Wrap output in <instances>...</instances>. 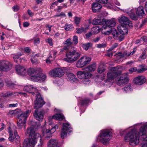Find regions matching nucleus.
I'll list each match as a JSON object with an SVG mask.
<instances>
[{
    "label": "nucleus",
    "mask_w": 147,
    "mask_h": 147,
    "mask_svg": "<svg viewBox=\"0 0 147 147\" xmlns=\"http://www.w3.org/2000/svg\"><path fill=\"white\" fill-rule=\"evenodd\" d=\"M64 70L61 68H55L49 72V75L52 77H61L64 75Z\"/></svg>",
    "instance_id": "4468645a"
},
{
    "label": "nucleus",
    "mask_w": 147,
    "mask_h": 147,
    "mask_svg": "<svg viewBox=\"0 0 147 147\" xmlns=\"http://www.w3.org/2000/svg\"><path fill=\"white\" fill-rule=\"evenodd\" d=\"M52 57L51 55H50L49 58V59H47L46 60V62L48 64H50L51 63V61H52V59H51V58H52Z\"/></svg>",
    "instance_id": "4d7b16f0"
},
{
    "label": "nucleus",
    "mask_w": 147,
    "mask_h": 147,
    "mask_svg": "<svg viewBox=\"0 0 147 147\" xmlns=\"http://www.w3.org/2000/svg\"><path fill=\"white\" fill-rule=\"evenodd\" d=\"M38 55L36 54L34 56H32L31 59V61L32 64L34 65H36L38 64L39 62L37 59L36 57H38Z\"/></svg>",
    "instance_id": "473e14b6"
},
{
    "label": "nucleus",
    "mask_w": 147,
    "mask_h": 147,
    "mask_svg": "<svg viewBox=\"0 0 147 147\" xmlns=\"http://www.w3.org/2000/svg\"><path fill=\"white\" fill-rule=\"evenodd\" d=\"M8 130L9 134V136L8 139L11 142H13L14 139L15 138L14 134L13 133L15 130L11 129L10 127L9 128Z\"/></svg>",
    "instance_id": "c85d7f7f"
},
{
    "label": "nucleus",
    "mask_w": 147,
    "mask_h": 147,
    "mask_svg": "<svg viewBox=\"0 0 147 147\" xmlns=\"http://www.w3.org/2000/svg\"><path fill=\"white\" fill-rule=\"evenodd\" d=\"M135 52L136 50L134 49L133 51L131 52L127 51H125L123 53L121 54V57L126 59L127 57L133 55Z\"/></svg>",
    "instance_id": "bb28decb"
},
{
    "label": "nucleus",
    "mask_w": 147,
    "mask_h": 147,
    "mask_svg": "<svg viewBox=\"0 0 147 147\" xmlns=\"http://www.w3.org/2000/svg\"><path fill=\"white\" fill-rule=\"evenodd\" d=\"M122 91L124 92H127L129 91H131L132 90V88L130 84L126 86L125 87L122 89Z\"/></svg>",
    "instance_id": "72a5a7b5"
},
{
    "label": "nucleus",
    "mask_w": 147,
    "mask_h": 147,
    "mask_svg": "<svg viewBox=\"0 0 147 147\" xmlns=\"http://www.w3.org/2000/svg\"><path fill=\"white\" fill-rule=\"evenodd\" d=\"M115 25V22L113 20H108L105 22V23L102 26L101 29L102 33L108 35L112 33V31L114 30V33H112L113 37L117 39L118 36V33L115 29H111V27H114Z\"/></svg>",
    "instance_id": "39448f33"
},
{
    "label": "nucleus",
    "mask_w": 147,
    "mask_h": 147,
    "mask_svg": "<svg viewBox=\"0 0 147 147\" xmlns=\"http://www.w3.org/2000/svg\"><path fill=\"white\" fill-rule=\"evenodd\" d=\"M17 103L10 104L9 105V106L10 107H17Z\"/></svg>",
    "instance_id": "680f3d73"
},
{
    "label": "nucleus",
    "mask_w": 147,
    "mask_h": 147,
    "mask_svg": "<svg viewBox=\"0 0 147 147\" xmlns=\"http://www.w3.org/2000/svg\"><path fill=\"white\" fill-rule=\"evenodd\" d=\"M47 42H48L51 46L53 45L52 39L51 38H49L46 40Z\"/></svg>",
    "instance_id": "3c124183"
},
{
    "label": "nucleus",
    "mask_w": 147,
    "mask_h": 147,
    "mask_svg": "<svg viewBox=\"0 0 147 147\" xmlns=\"http://www.w3.org/2000/svg\"><path fill=\"white\" fill-rule=\"evenodd\" d=\"M113 132L112 129L102 130L98 136V140L104 144H106L111 139Z\"/></svg>",
    "instance_id": "6e6552de"
},
{
    "label": "nucleus",
    "mask_w": 147,
    "mask_h": 147,
    "mask_svg": "<svg viewBox=\"0 0 147 147\" xmlns=\"http://www.w3.org/2000/svg\"><path fill=\"white\" fill-rule=\"evenodd\" d=\"M80 56L81 53L75 50L68 51L66 52V57L64 59L68 62H74L79 58Z\"/></svg>",
    "instance_id": "1a4fd4ad"
},
{
    "label": "nucleus",
    "mask_w": 147,
    "mask_h": 147,
    "mask_svg": "<svg viewBox=\"0 0 147 147\" xmlns=\"http://www.w3.org/2000/svg\"><path fill=\"white\" fill-rule=\"evenodd\" d=\"M16 71L18 74L22 75H25L26 69L24 67L20 65H18L16 67Z\"/></svg>",
    "instance_id": "b1692460"
},
{
    "label": "nucleus",
    "mask_w": 147,
    "mask_h": 147,
    "mask_svg": "<svg viewBox=\"0 0 147 147\" xmlns=\"http://www.w3.org/2000/svg\"><path fill=\"white\" fill-rule=\"evenodd\" d=\"M27 12L28 14L31 17H32L33 16V13L30 10L28 9L27 11Z\"/></svg>",
    "instance_id": "0e129e2a"
},
{
    "label": "nucleus",
    "mask_w": 147,
    "mask_h": 147,
    "mask_svg": "<svg viewBox=\"0 0 147 147\" xmlns=\"http://www.w3.org/2000/svg\"><path fill=\"white\" fill-rule=\"evenodd\" d=\"M119 20L121 23L127 25L129 27H132L133 26L131 22L130 21L128 18L125 16H122L119 19Z\"/></svg>",
    "instance_id": "f3484780"
},
{
    "label": "nucleus",
    "mask_w": 147,
    "mask_h": 147,
    "mask_svg": "<svg viewBox=\"0 0 147 147\" xmlns=\"http://www.w3.org/2000/svg\"><path fill=\"white\" fill-rule=\"evenodd\" d=\"M77 75L79 78L84 80L85 79H89L92 76V74L89 72L84 71H79L77 72Z\"/></svg>",
    "instance_id": "dca6fc26"
},
{
    "label": "nucleus",
    "mask_w": 147,
    "mask_h": 147,
    "mask_svg": "<svg viewBox=\"0 0 147 147\" xmlns=\"http://www.w3.org/2000/svg\"><path fill=\"white\" fill-rule=\"evenodd\" d=\"M98 2L103 4H107L108 2V0H95Z\"/></svg>",
    "instance_id": "de8ad7c7"
},
{
    "label": "nucleus",
    "mask_w": 147,
    "mask_h": 147,
    "mask_svg": "<svg viewBox=\"0 0 147 147\" xmlns=\"http://www.w3.org/2000/svg\"><path fill=\"white\" fill-rule=\"evenodd\" d=\"M92 23L95 25H100L102 24V21L100 19L94 18L92 22Z\"/></svg>",
    "instance_id": "2f4dec72"
},
{
    "label": "nucleus",
    "mask_w": 147,
    "mask_h": 147,
    "mask_svg": "<svg viewBox=\"0 0 147 147\" xmlns=\"http://www.w3.org/2000/svg\"><path fill=\"white\" fill-rule=\"evenodd\" d=\"M115 69V68H113L112 69L111 71L107 73V79L105 80V82H110L111 81L114 80L118 75L121 74L120 71L116 70Z\"/></svg>",
    "instance_id": "9b49d317"
},
{
    "label": "nucleus",
    "mask_w": 147,
    "mask_h": 147,
    "mask_svg": "<svg viewBox=\"0 0 147 147\" xmlns=\"http://www.w3.org/2000/svg\"><path fill=\"white\" fill-rule=\"evenodd\" d=\"M97 70L98 73L101 74L105 71V69L103 65H100L98 68Z\"/></svg>",
    "instance_id": "e433bc0d"
},
{
    "label": "nucleus",
    "mask_w": 147,
    "mask_h": 147,
    "mask_svg": "<svg viewBox=\"0 0 147 147\" xmlns=\"http://www.w3.org/2000/svg\"><path fill=\"white\" fill-rule=\"evenodd\" d=\"M71 39L69 38L67 39L65 42L64 44L69 46L71 45L72 42L71 41Z\"/></svg>",
    "instance_id": "49530a36"
},
{
    "label": "nucleus",
    "mask_w": 147,
    "mask_h": 147,
    "mask_svg": "<svg viewBox=\"0 0 147 147\" xmlns=\"http://www.w3.org/2000/svg\"><path fill=\"white\" fill-rule=\"evenodd\" d=\"M12 67L11 63L6 60L0 61V71H7L9 70Z\"/></svg>",
    "instance_id": "f8f14e48"
},
{
    "label": "nucleus",
    "mask_w": 147,
    "mask_h": 147,
    "mask_svg": "<svg viewBox=\"0 0 147 147\" xmlns=\"http://www.w3.org/2000/svg\"><path fill=\"white\" fill-rule=\"evenodd\" d=\"M128 74L127 72L125 74H124L122 75L118 78V81L117 82V84L119 86L123 85L126 84L129 81V79L127 77V75Z\"/></svg>",
    "instance_id": "2eb2a0df"
},
{
    "label": "nucleus",
    "mask_w": 147,
    "mask_h": 147,
    "mask_svg": "<svg viewBox=\"0 0 147 147\" xmlns=\"http://www.w3.org/2000/svg\"><path fill=\"white\" fill-rule=\"evenodd\" d=\"M83 84L86 85H88L91 84V81L88 79H85L82 82Z\"/></svg>",
    "instance_id": "37998d69"
},
{
    "label": "nucleus",
    "mask_w": 147,
    "mask_h": 147,
    "mask_svg": "<svg viewBox=\"0 0 147 147\" xmlns=\"http://www.w3.org/2000/svg\"><path fill=\"white\" fill-rule=\"evenodd\" d=\"M96 68L95 63L92 64L86 68V69L88 71H95Z\"/></svg>",
    "instance_id": "cd10ccee"
},
{
    "label": "nucleus",
    "mask_w": 147,
    "mask_h": 147,
    "mask_svg": "<svg viewBox=\"0 0 147 147\" xmlns=\"http://www.w3.org/2000/svg\"><path fill=\"white\" fill-rule=\"evenodd\" d=\"M65 118L64 115L61 113L56 114L52 116V118L61 121Z\"/></svg>",
    "instance_id": "c756f323"
},
{
    "label": "nucleus",
    "mask_w": 147,
    "mask_h": 147,
    "mask_svg": "<svg viewBox=\"0 0 147 147\" xmlns=\"http://www.w3.org/2000/svg\"><path fill=\"white\" fill-rule=\"evenodd\" d=\"M92 34L91 32H89L86 34V38H88L90 37L92 35Z\"/></svg>",
    "instance_id": "13d9d810"
},
{
    "label": "nucleus",
    "mask_w": 147,
    "mask_h": 147,
    "mask_svg": "<svg viewBox=\"0 0 147 147\" xmlns=\"http://www.w3.org/2000/svg\"><path fill=\"white\" fill-rule=\"evenodd\" d=\"M136 10V14L138 16L142 17L145 16L144 11V7L142 6L139 7L137 10L133 8H129L127 9L126 12L133 20H136L137 19V16L135 14Z\"/></svg>",
    "instance_id": "0eeeda50"
},
{
    "label": "nucleus",
    "mask_w": 147,
    "mask_h": 147,
    "mask_svg": "<svg viewBox=\"0 0 147 147\" xmlns=\"http://www.w3.org/2000/svg\"><path fill=\"white\" fill-rule=\"evenodd\" d=\"M147 70V68L144 67L142 65L140 66L139 68L137 70V71L138 73L143 72L144 71H146Z\"/></svg>",
    "instance_id": "ea45409f"
},
{
    "label": "nucleus",
    "mask_w": 147,
    "mask_h": 147,
    "mask_svg": "<svg viewBox=\"0 0 147 147\" xmlns=\"http://www.w3.org/2000/svg\"><path fill=\"white\" fill-rule=\"evenodd\" d=\"M117 45H118L117 43L114 44L113 45V46L111 47V48L108 50V51H111L112 50H113V49L116 48L117 47Z\"/></svg>",
    "instance_id": "5fc2aeb1"
},
{
    "label": "nucleus",
    "mask_w": 147,
    "mask_h": 147,
    "mask_svg": "<svg viewBox=\"0 0 147 147\" xmlns=\"http://www.w3.org/2000/svg\"><path fill=\"white\" fill-rule=\"evenodd\" d=\"M31 112V111L27 110L25 112L19 111L17 116V125L19 128H22L24 126L25 128V124L27 117Z\"/></svg>",
    "instance_id": "423d86ee"
},
{
    "label": "nucleus",
    "mask_w": 147,
    "mask_h": 147,
    "mask_svg": "<svg viewBox=\"0 0 147 147\" xmlns=\"http://www.w3.org/2000/svg\"><path fill=\"white\" fill-rule=\"evenodd\" d=\"M143 124L142 123L136 124L134 129H131L125 135L124 140L126 142H129L131 144L136 145L139 143V138L140 136L141 140L143 141H147V124L141 127L140 132H138L136 127Z\"/></svg>",
    "instance_id": "f257e3e1"
},
{
    "label": "nucleus",
    "mask_w": 147,
    "mask_h": 147,
    "mask_svg": "<svg viewBox=\"0 0 147 147\" xmlns=\"http://www.w3.org/2000/svg\"><path fill=\"white\" fill-rule=\"evenodd\" d=\"M12 9L14 11L16 12L19 10V7L18 6L16 5L12 7Z\"/></svg>",
    "instance_id": "864d4df0"
},
{
    "label": "nucleus",
    "mask_w": 147,
    "mask_h": 147,
    "mask_svg": "<svg viewBox=\"0 0 147 147\" xmlns=\"http://www.w3.org/2000/svg\"><path fill=\"white\" fill-rule=\"evenodd\" d=\"M68 49V46H65L63 47L60 50V53H62L63 52H64L65 51Z\"/></svg>",
    "instance_id": "603ef678"
},
{
    "label": "nucleus",
    "mask_w": 147,
    "mask_h": 147,
    "mask_svg": "<svg viewBox=\"0 0 147 147\" xmlns=\"http://www.w3.org/2000/svg\"><path fill=\"white\" fill-rule=\"evenodd\" d=\"M58 128V126L57 125H56L54 127H52L51 130L46 129L45 133L46 135V138H50L52 136V134L53 133L56 131V129Z\"/></svg>",
    "instance_id": "aec40b11"
},
{
    "label": "nucleus",
    "mask_w": 147,
    "mask_h": 147,
    "mask_svg": "<svg viewBox=\"0 0 147 147\" xmlns=\"http://www.w3.org/2000/svg\"><path fill=\"white\" fill-rule=\"evenodd\" d=\"M137 71V70L136 68V67L131 68L129 70V71L130 73H132L133 72H136Z\"/></svg>",
    "instance_id": "8fccbe9b"
},
{
    "label": "nucleus",
    "mask_w": 147,
    "mask_h": 147,
    "mask_svg": "<svg viewBox=\"0 0 147 147\" xmlns=\"http://www.w3.org/2000/svg\"><path fill=\"white\" fill-rule=\"evenodd\" d=\"M58 141L56 139H51L47 144L48 147H57Z\"/></svg>",
    "instance_id": "a878e982"
},
{
    "label": "nucleus",
    "mask_w": 147,
    "mask_h": 147,
    "mask_svg": "<svg viewBox=\"0 0 147 147\" xmlns=\"http://www.w3.org/2000/svg\"><path fill=\"white\" fill-rule=\"evenodd\" d=\"M91 45V44L90 43L84 44L82 45V47L84 49L86 50H87L90 47Z\"/></svg>",
    "instance_id": "4c0bfd02"
},
{
    "label": "nucleus",
    "mask_w": 147,
    "mask_h": 147,
    "mask_svg": "<svg viewBox=\"0 0 147 147\" xmlns=\"http://www.w3.org/2000/svg\"><path fill=\"white\" fill-rule=\"evenodd\" d=\"M101 8V5L98 3H94L92 4V9L94 12H97L100 11Z\"/></svg>",
    "instance_id": "5701e85b"
},
{
    "label": "nucleus",
    "mask_w": 147,
    "mask_h": 147,
    "mask_svg": "<svg viewBox=\"0 0 147 147\" xmlns=\"http://www.w3.org/2000/svg\"><path fill=\"white\" fill-rule=\"evenodd\" d=\"M57 17H59L60 16H62V17H65L66 16V15L65 13L63 12H61L59 14L57 15L56 16Z\"/></svg>",
    "instance_id": "6e6d98bb"
},
{
    "label": "nucleus",
    "mask_w": 147,
    "mask_h": 147,
    "mask_svg": "<svg viewBox=\"0 0 147 147\" xmlns=\"http://www.w3.org/2000/svg\"><path fill=\"white\" fill-rule=\"evenodd\" d=\"M72 129L70 125L68 123H63L61 132V137L64 138L66 137L67 133L72 131Z\"/></svg>",
    "instance_id": "ddd939ff"
},
{
    "label": "nucleus",
    "mask_w": 147,
    "mask_h": 147,
    "mask_svg": "<svg viewBox=\"0 0 147 147\" xmlns=\"http://www.w3.org/2000/svg\"><path fill=\"white\" fill-rule=\"evenodd\" d=\"M75 23L78 25L79 24L80 21V18L77 17H75L74 18Z\"/></svg>",
    "instance_id": "a18cd8bd"
},
{
    "label": "nucleus",
    "mask_w": 147,
    "mask_h": 147,
    "mask_svg": "<svg viewBox=\"0 0 147 147\" xmlns=\"http://www.w3.org/2000/svg\"><path fill=\"white\" fill-rule=\"evenodd\" d=\"M34 127L32 126L27 129L26 131V135H29L28 139H25L23 144L24 147H29L30 146H34L37 142L38 138L41 139V136L39 134L36 133Z\"/></svg>",
    "instance_id": "f03ea898"
},
{
    "label": "nucleus",
    "mask_w": 147,
    "mask_h": 147,
    "mask_svg": "<svg viewBox=\"0 0 147 147\" xmlns=\"http://www.w3.org/2000/svg\"><path fill=\"white\" fill-rule=\"evenodd\" d=\"M90 102V100L88 98H86L81 100V103L82 105L87 104Z\"/></svg>",
    "instance_id": "c03bdc74"
},
{
    "label": "nucleus",
    "mask_w": 147,
    "mask_h": 147,
    "mask_svg": "<svg viewBox=\"0 0 147 147\" xmlns=\"http://www.w3.org/2000/svg\"><path fill=\"white\" fill-rule=\"evenodd\" d=\"M22 55V54L20 53H18L17 54L13 55V58L14 62L17 63H19L22 62V60L25 61L26 60L24 59L23 58H21L20 57Z\"/></svg>",
    "instance_id": "4be33fe9"
},
{
    "label": "nucleus",
    "mask_w": 147,
    "mask_h": 147,
    "mask_svg": "<svg viewBox=\"0 0 147 147\" xmlns=\"http://www.w3.org/2000/svg\"><path fill=\"white\" fill-rule=\"evenodd\" d=\"M78 38L76 36H74L73 37V40L75 44H77L78 43Z\"/></svg>",
    "instance_id": "09e8293b"
},
{
    "label": "nucleus",
    "mask_w": 147,
    "mask_h": 147,
    "mask_svg": "<svg viewBox=\"0 0 147 147\" xmlns=\"http://www.w3.org/2000/svg\"><path fill=\"white\" fill-rule=\"evenodd\" d=\"M24 90L27 92L32 94L33 95H35V93H36V99L34 103V109H37L40 108L45 104L40 94L38 92V89L35 86L32 85H27L24 86Z\"/></svg>",
    "instance_id": "7ed1b4c3"
},
{
    "label": "nucleus",
    "mask_w": 147,
    "mask_h": 147,
    "mask_svg": "<svg viewBox=\"0 0 147 147\" xmlns=\"http://www.w3.org/2000/svg\"><path fill=\"white\" fill-rule=\"evenodd\" d=\"M66 76L67 80L71 82H76L78 80V79L75 75L72 73H67Z\"/></svg>",
    "instance_id": "393cba45"
},
{
    "label": "nucleus",
    "mask_w": 147,
    "mask_h": 147,
    "mask_svg": "<svg viewBox=\"0 0 147 147\" xmlns=\"http://www.w3.org/2000/svg\"><path fill=\"white\" fill-rule=\"evenodd\" d=\"M40 43V39L38 38H37L35 39L34 42V44H39Z\"/></svg>",
    "instance_id": "bf43d9fd"
},
{
    "label": "nucleus",
    "mask_w": 147,
    "mask_h": 147,
    "mask_svg": "<svg viewBox=\"0 0 147 147\" xmlns=\"http://www.w3.org/2000/svg\"><path fill=\"white\" fill-rule=\"evenodd\" d=\"M34 118L40 121H42L43 118V113L42 112L38 110H36L34 112Z\"/></svg>",
    "instance_id": "6ab92c4d"
},
{
    "label": "nucleus",
    "mask_w": 147,
    "mask_h": 147,
    "mask_svg": "<svg viewBox=\"0 0 147 147\" xmlns=\"http://www.w3.org/2000/svg\"><path fill=\"white\" fill-rule=\"evenodd\" d=\"M6 83L7 86L11 88H16V85L11 81L6 82Z\"/></svg>",
    "instance_id": "c9c22d12"
},
{
    "label": "nucleus",
    "mask_w": 147,
    "mask_h": 147,
    "mask_svg": "<svg viewBox=\"0 0 147 147\" xmlns=\"http://www.w3.org/2000/svg\"><path fill=\"white\" fill-rule=\"evenodd\" d=\"M147 55L145 52H143L142 55L140 56L139 58V61H141L142 60L146 58Z\"/></svg>",
    "instance_id": "a19ab883"
},
{
    "label": "nucleus",
    "mask_w": 147,
    "mask_h": 147,
    "mask_svg": "<svg viewBox=\"0 0 147 147\" xmlns=\"http://www.w3.org/2000/svg\"><path fill=\"white\" fill-rule=\"evenodd\" d=\"M146 81L145 77L143 76H140L135 78L134 80V83L137 85H140L144 84Z\"/></svg>",
    "instance_id": "a211bd4d"
},
{
    "label": "nucleus",
    "mask_w": 147,
    "mask_h": 147,
    "mask_svg": "<svg viewBox=\"0 0 147 147\" xmlns=\"http://www.w3.org/2000/svg\"><path fill=\"white\" fill-rule=\"evenodd\" d=\"M13 94V93L10 92H6L1 93V96L6 97L9 96Z\"/></svg>",
    "instance_id": "f704fd0d"
},
{
    "label": "nucleus",
    "mask_w": 147,
    "mask_h": 147,
    "mask_svg": "<svg viewBox=\"0 0 147 147\" xmlns=\"http://www.w3.org/2000/svg\"><path fill=\"white\" fill-rule=\"evenodd\" d=\"M30 50V48L28 47H26L24 49V51L26 53L29 52Z\"/></svg>",
    "instance_id": "69168bd1"
},
{
    "label": "nucleus",
    "mask_w": 147,
    "mask_h": 147,
    "mask_svg": "<svg viewBox=\"0 0 147 147\" xmlns=\"http://www.w3.org/2000/svg\"><path fill=\"white\" fill-rule=\"evenodd\" d=\"M85 30V29L83 27H81L80 28H76V33L78 34H80L84 31Z\"/></svg>",
    "instance_id": "58836bf2"
},
{
    "label": "nucleus",
    "mask_w": 147,
    "mask_h": 147,
    "mask_svg": "<svg viewBox=\"0 0 147 147\" xmlns=\"http://www.w3.org/2000/svg\"><path fill=\"white\" fill-rule=\"evenodd\" d=\"M42 70L40 68H31L28 71V74L32 77V78L37 82H43L45 80L46 76L45 75L40 73Z\"/></svg>",
    "instance_id": "20e7f679"
},
{
    "label": "nucleus",
    "mask_w": 147,
    "mask_h": 147,
    "mask_svg": "<svg viewBox=\"0 0 147 147\" xmlns=\"http://www.w3.org/2000/svg\"><path fill=\"white\" fill-rule=\"evenodd\" d=\"M105 46L104 44H98L97 45V47L98 48H101L104 47Z\"/></svg>",
    "instance_id": "774afa93"
},
{
    "label": "nucleus",
    "mask_w": 147,
    "mask_h": 147,
    "mask_svg": "<svg viewBox=\"0 0 147 147\" xmlns=\"http://www.w3.org/2000/svg\"><path fill=\"white\" fill-rule=\"evenodd\" d=\"M91 60L90 57L86 55L83 56L78 61L76 64V66L78 68L84 67L89 64Z\"/></svg>",
    "instance_id": "9d476101"
},
{
    "label": "nucleus",
    "mask_w": 147,
    "mask_h": 147,
    "mask_svg": "<svg viewBox=\"0 0 147 147\" xmlns=\"http://www.w3.org/2000/svg\"><path fill=\"white\" fill-rule=\"evenodd\" d=\"M40 144L38 146V147H42L43 145V141L41 139H40Z\"/></svg>",
    "instance_id": "052dcab7"
},
{
    "label": "nucleus",
    "mask_w": 147,
    "mask_h": 147,
    "mask_svg": "<svg viewBox=\"0 0 147 147\" xmlns=\"http://www.w3.org/2000/svg\"><path fill=\"white\" fill-rule=\"evenodd\" d=\"M65 26L66 27L65 28V30L67 31L70 30L73 28L71 24H65Z\"/></svg>",
    "instance_id": "79ce46f5"
},
{
    "label": "nucleus",
    "mask_w": 147,
    "mask_h": 147,
    "mask_svg": "<svg viewBox=\"0 0 147 147\" xmlns=\"http://www.w3.org/2000/svg\"><path fill=\"white\" fill-rule=\"evenodd\" d=\"M140 147H147V143H142L140 145Z\"/></svg>",
    "instance_id": "338daca9"
},
{
    "label": "nucleus",
    "mask_w": 147,
    "mask_h": 147,
    "mask_svg": "<svg viewBox=\"0 0 147 147\" xmlns=\"http://www.w3.org/2000/svg\"><path fill=\"white\" fill-rule=\"evenodd\" d=\"M30 25V23L28 22H24L23 24V26L24 27H28Z\"/></svg>",
    "instance_id": "e2e57ef3"
},
{
    "label": "nucleus",
    "mask_w": 147,
    "mask_h": 147,
    "mask_svg": "<svg viewBox=\"0 0 147 147\" xmlns=\"http://www.w3.org/2000/svg\"><path fill=\"white\" fill-rule=\"evenodd\" d=\"M117 28L121 34L125 35L127 34L128 30L125 26L122 25H119L117 26Z\"/></svg>",
    "instance_id": "412c9836"
},
{
    "label": "nucleus",
    "mask_w": 147,
    "mask_h": 147,
    "mask_svg": "<svg viewBox=\"0 0 147 147\" xmlns=\"http://www.w3.org/2000/svg\"><path fill=\"white\" fill-rule=\"evenodd\" d=\"M13 133L15 136L14 140L16 144H19L20 141V136L16 130H15Z\"/></svg>",
    "instance_id": "7c9ffc66"
}]
</instances>
